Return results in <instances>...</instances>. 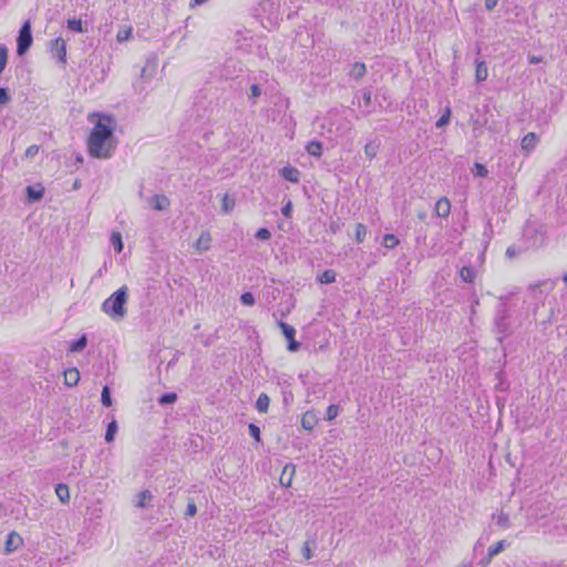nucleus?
Instances as JSON below:
<instances>
[{
    "label": "nucleus",
    "instance_id": "f257e3e1",
    "mask_svg": "<svg viewBox=\"0 0 567 567\" xmlns=\"http://www.w3.org/2000/svg\"><path fill=\"white\" fill-rule=\"evenodd\" d=\"M112 122V116H103L92 128L87 141V150L92 157L110 158L112 156L115 150Z\"/></svg>",
    "mask_w": 567,
    "mask_h": 567
},
{
    "label": "nucleus",
    "instance_id": "f03ea898",
    "mask_svg": "<svg viewBox=\"0 0 567 567\" xmlns=\"http://www.w3.org/2000/svg\"><path fill=\"white\" fill-rule=\"evenodd\" d=\"M128 300V288L122 286L114 291L104 302L102 303V311L106 313L112 320L120 322L127 313L126 303Z\"/></svg>",
    "mask_w": 567,
    "mask_h": 567
},
{
    "label": "nucleus",
    "instance_id": "7ed1b4c3",
    "mask_svg": "<svg viewBox=\"0 0 567 567\" xmlns=\"http://www.w3.org/2000/svg\"><path fill=\"white\" fill-rule=\"evenodd\" d=\"M499 300L502 301L496 309V316L494 319V326L495 330L498 334H502L503 337L511 334V323H509V316L508 310L506 307V298L501 297Z\"/></svg>",
    "mask_w": 567,
    "mask_h": 567
},
{
    "label": "nucleus",
    "instance_id": "20e7f679",
    "mask_svg": "<svg viewBox=\"0 0 567 567\" xmlns=\"http://www.w3.org/2000/svg\"><path fill=\"white\" fill-rule=\"evenodd\" d=\"M33 43L32 28L29 20L24 21L17 38V54L23 56Z\"/></svg>",
    "mask_w": 567,
    "mask_h": 567
},
{
    "label": "nucleus",
    "instance_id": "39448f33",
    "mask_svg": "<svg viewBox=\"0 0 567 567\" xmlns=\"http://www.w3.org/2000/svg\"><path fill=\"white\" fill-rule=\"evenodd\" d=\"M50 51L53 58L59 63L65 64L66 62V43L62 38H56L50 42Z\"/></svg>",
    "mask_w": 567,
    "mask_h": 567
},
{
    "label": "nucleus",
    "instance_id": "423d86ee",
    "mask_svg": "<svg viewBox=\"0 0 567 567\" xmlns=\"http://www.w3.org/2000/svg\"><path fill=\"white\" fill-rule=\"evenodd\" d=\"M150 204L153 209L158 210V212L167 210L171 206L169 199L165 195H162V194L154 195L151 198Z\"/></svg>",
    "mask_w": 567,
    "mask_h": 567
},
{
    "label": "nucleus",
    "instance_id": "0eeeda50",
    "mask_svg": "<svg viewBox=\"0 0 567 567\" xmlns=\"http://www.w3.org/2000/svg\"><path fill=\"white\" fill-rule=\"evenodd\" d=\"M25 190L30 203L39 202L44 195V187L41 184L27 186Z\"/></svg>",
    "mask_w": 567,
    "mask_h": 567
},
{
    "label": "nucleus",
    "instance_id": "6e6552de",
    "mask_svg": "<svg viewBox=\"0 0 567 567\" xmlns=\"http://www.w3.org/2000/svg\"><path fill=\"white\" fill-rule=\"evenodd\" d=\"M537 143L538 136L535 133L530 132L523 137L520 146L522 150L528 154L536 148Z\"/></svg>",
    "mask_w": 567,
    "mask_h": 567
},
{
    "label": "nucleus",
    "instance_id": "1a4fd4ad",
    "mask_svg": "<svg viewBox=\"0 0 567 567\" xmlns=\"http://www.w3.org/2000/svg\"><path fill=\"white\" fill-rule=\"evenodd\" d=\"M532 236L533 238V246L538 248V247H542L544 246L545 244V234L538 229V228H535V227H528L526 229V236Z\"/></svg>",
    "mask_w": 567,
    "mask_h": 567
},
{
    "label": "nucleus",
    "instance_id": "9d476101",
    "mask_svg": "<svg viewBox=\"0 0 567 567\" xmlns=\"http://www.w3.org/2000/svg\"><path fill=\"white\" fill-rule=\"evenodd\" d=\"M318 423V417L313 411H307L301 417V426L303 430L310 432Z\"/></svg>",
    "mask_w": 567,
    "mask_h": 567
},
{
    "label": "nucleus",
    "instance_id": "9b49d317",
    "mask_svg": "<svg viewBox=\"0 0 567 567\" xmlns=\"http://www.w3.org/2000/svg\"><path fill=\"white\" fill-rule=\"evenodd\" d=\"M280 175L286 179V181H289L291 183H299V179H300V172L298 168L293 167V166H285L281 171H280Z\"/></svg>",
    "mask_w": 567,
    "mask_h": 567
},
{
    "label": "nucleus",
    "instance_id": "f8f14e48",
    "mask_svg": "<svg viewBox=\"0 0 567 567\" xmlns=\"http://www.w3.org/2000/svg\"><path fill=\"white\" fill-rule=\"evenodd\" d=\"M348 74L354 81H360L367 74V66L363 62H355L351 65Z\"/></svg>",
    "mask_w": 567,
    "mask_h": 567
},
{
    "label": "nucleus",
    "instance_id": "ddd939ff",
    "mask_svg": "<svg viewBox=\"0 0 567 567\" xmlns=\"http://www.w3.org/2000/svg\"><path fill=\"white\" fill-rule=\"evenodd\" d=\"M295 472H296V467L293 464H287L284 467L282 473L280 475V483L282 486L289 487L291 485Z\"/></svg>",
    "mask_w": 567,
    "mask_h": 567
},
{
    "label": "nucleus",
    "instance_id": "4468645a",
    "mask_svg": "<svg viewBox=\"0 0 567 567\" xmlns=\"http://www.w3.org/2000/svg\"><path fill=\"white\" fill-rule=\"evenodd\" d=\"M22 543V539L21 537L12 532L8 535L7 537V540H6V544H4V548H6V553H12Z\"/></svg>",
    "mask_w": 567,
    "mask_h": 567
},
{
    "label": "nucleus",
    "instance_id": "2eb2a0df",
    "mask_svg": "<svg viewBox=\"0 0 567 567\" xmlns=\"http://www.w3.org/2000/svg\"><path fill=\"white\" fill-rule=\"evenodd\" d=\"M451 212L450 200L445 197L440 198L435 204V213L439 217H447Z\"/></svg>",
    "mask_w": 567,
    "mask_h": 567
},
{
    "label": "nucleus",
    "instance_id": "dca6fc26",
    "mask_svg": "<svg viewBox=\"0 0 567 567\" xmlns=\"http://www.w3.org/2000/svg\"><path fill=\"white\" fill-rule=\"evenodd\" d=\"M138 499L135 504L138 508H147L151 506V502L153 499V495L150 489H143L138 495Z\"/></svg>",
    "mask_w": 567,
    "mask_h": 567
},
{
    "label": "nucleus",
    "instance_id": "f3484780",
    "mask_svg": "<svg viewBox=\"0 0 567 567\" xmlns=\"http://www.w3.org/2000/svg\"><path fill=\"white\" fill-rule=\"evenodd\" d=\"M381 143L378 140L370 141L364 146V154L369 159H373L379 151H380Z\"/></svg>",
    "mask_w": 567,
    "mask_h": 567
},
{
    "label": "nucleus",
    "instance_id": "a211bd4d",
    "mask_svg": "<svg viewBox=\"0 0 567 567\" xmlns=\"http://www.w3.org/2000/svg\"><path fill=\"white\" fill-rule=\"evenodd\" d=\"M460 277L463 282L472 284L476 277V270L471 266H463L460 269Z\"/></svg>",
    "mask_w": 567,
    "mask_h": 567
},
{
    "label": "nucleus",
    "instance_id": "6ab92c4d",
    "mask_svg": "<svg viewBox=\"0 0 567 567\" xmlns=\"http://www.w3.org/2000/svg\"><path fill=\"white\" fill-rule=\"evenodd\" d=\"M55 494L61 503L66 504L70 501V489L66 484L59 483L55 486Z\"/></svg>",
    "mask_w": 567,
    "mask_h": 567
},
{
    "label": "nucleus",
    "instance_id": "aec40b11",
    "mask_svg": "<svg viewBox=\"0 0 567 567\" xmlns=\"http://www.w3.org/2000/svg\"><path fill=\"white\" fill-rule=\"evenodd\" d=\"M79 380H80V373H79L78 369L73 368V369H69L68 371L64 372V381L68 386L76 385Z\"/></svg>",
    "mask_w": 567,
    "mask_h": 567
},
{
    "label": "nucleus",
    "instance_id": "412c9836",
    "mask_svg": "<svg viewBox=\"0 0 567 567\" xmlns=\"http://www.w3.org/2000/svg\"><path fill=\"white\" fill-rule=\"evenodd\" d=\"M87 346V337L86 334H82L76 340L72 341L69 348L70 352L78 353L81 352Z\"/></svg>",
    "mask_w": 567,
    "mask_h": 567
},
{
    "label": "nucleus",
    "instance_id": "4be33fe9",
    "mask_svg": "<svg viewBox=\"0 0 567 567\" xmlns=\"http://www.w3.org/2000/svg\"><path fill=\"white\" fill-rule=\"evenodd\" d=\"M270 404V398L266 393H260L256 401V409L260 413H267Z\"/></svg>",
    "mask_w": 567,
    "mask_h": 567
},
{
    "label": "nucleus",
    "instance_id": "5701e85b",
    "mask_svg": "<svg viewBox=\"0 0 567 567\" xmlns=\"http://www.w3.org/2000/svg\"><path fill=\"white\" fill-rule=\"evenodd\" d=\"M488 76V69L484 61L476 63V70H475V80L476 82H483Z\"/></svg>",
    "mask_w": 567,
    "mask_h": 567
},
{
    "label": "nucleus",
    "instance_id": "b1692460",
    "mask_svg": "<svg viewBox=\"0 0 567 567\" xmlns=\"http://www.w3.org/2000/svg\"><path fill=\"white\" fill-rule=\"evenodd\" d=\"M306 151L311 156L320 157L322 155V143L318 141H311L307 144Z\"/></svg>",
    "mask_w": 567,
    "mask_h": 567
},
{
    "label": "nucleus",
    "instance_id": "393cba45",
    "mask_svg": "<svg viewBox=\"0 0 567 567\" xmlns=\"http://www.w3.org/2000/svg\"><path fill=\"white\" fill-rule=\"evenodd\" d=\"M210 239L212 238H210L209 233H205V231L202 233V235L199 236V238L197 239V241L195 244L196 249L199 251L208 250Z\"/></svg>",
    "mask_w": 567,
    "mask_h": 567
},
{
    "label": "nucleus",
    "instance_id": "a878e982",
    "mask_svg": "<svg viewBox=\"0 0 567 567\" xmlns=\"http://www.w3.org/2000/svg\"><path fill=\"white\" fill-rule=\"evenodd\" d=\"M336 278L337 272L332 269H327L318 277V281L322 285H329L334 282Z\"/></svg>",
    "mask_w": 567,
    "mask_h": 567
},
{
    "label": "nucleus",
    "instance_id": "bb28decb",
    "mask_svg": "<svg viewBox=\"0 0 567 567\" xmlns=\"http://www.w3.org/2000/svg\"><path fill=\"white\" fill-rule=\"evenodd\" d=\"M508 546H509V543H507L504 539L495 543L487 550L489 553V557H495L496 555L501 554Z\"/></svg>",
    "mask_w": 567,
    "mask_h": 567
},
{
    "label": "nucleus",
    "instance_id": "cd10ccee",
    "mask_svg": "<svg viewBox=\"0 0 567 567\" xmlns=\"http://www.w3.org/2000/svg\"><path fill=\"white\" fill-rule=\"evenodd\" d=\"M278 326L280 327L282 334L287 340L295 338L296 329L292 326L284 321H278Z\"/></svg>",
    "mask_w": 567,
    "mask_h": 567
},
{
    "label": "nucleus",
    "instance_id": "c85d7f7f",
    "mask_svg": "<svg viewBox=\"0 0 567 567\" xmlns=\"http://www.w3.org/2000/svg\"><path fill=\"white\" fill-rule=\"evenodd\" d=\"M110 240L116 252H121L123 250L124 245L120 233L113 231Z\"/></svg>",
    "mask_w": 567,
    "mask_h": 567
},
{
    "label": "nucleus",
    "instance_id": "c756f323",
    "mask_svg": "<svg viewBox=\"0 0 567 567\" xmlns=\"http://www.w3.org/2000/svg\"><path fill=\"white\" fill-rule=\"evenodd\" d=\"M177 401V394L174 393V392H166L164 394H162L157 402L161 404V405H168V404H173Z\"/></svg>",
    "mask_w": 567,
    "mask_h": 567
},
{
    "label": "nucleus",
    "instance_id": "7c9ffc66",
    "mask_svg": "<svg viewBox=\"0 0 567 567\" xmlns=\"http://www.w3.org/2000/svg\"><path fill=\"white\" fill-rule=\"evenodd\" d=\"M101 402L104 406L110 408L113 404L111 390L109 385H104L101 393Z\"/></svg>",
    "mask_w": 567,
    "mask_h": 567
},
{
    "label": "nucleus",
    "instance_id": "2f4dec72",
    "mask_svg": "<svg viewBox=\"0 0 567 567\" xmlns=\"http://www.w3.org/2000/svg\"><path fill=\"white\" fill-rule=\"evenodd\" d=\"M68 29L73 31V32H78V33H83L84 32L81 19H75V18L74 19H69L68 20Z\"/></svg>",
    "mask_w": 567,
    "mask_h": 567
},
{
    "label": "nucleus",
    "instance_id": "473e14b6",
    "mask_svg": "<svg viewBox=\"0 0 567 567\" xmlns=\"http://www.w3.org/2000/svg\"><path fill=\"white\" fill-rule=\"evenodd\" d=\"M383 245L385 248L392 249L399 245V239L393 234H386L383 236Z\"/></svg>",
    "mask_w": 567,
    "mask_h": 567
},
{
    "label": "nucleus",
    "instance_id": "72a5a7b5",
    "mask_svg": "<svg viewBox=\"0 0 567 567\" xmlns=\"http://www.w3.org/2000/svg\"><path fill=\"white\" fill-rule=\"evenodd\" d=\"M368 234V229L363 224L355 225V240L358 243H363Z\"/></svg>",
    "mask_w": 567,
    "mask_h": 567
},
{
    "label": "nucleus",
    "instance_id": "f704fd0d",
    "mask_svg": "<svg viewBox=\"0 0 567 567\" xmlns=\"http://www.w3.org/2000/svg\"><path fill=\"white\" fill-rule=\"evenodd\" d=\"M451 109L450 107H446L444 113L441 115V117L437 120L435 126L437 128H443L444 126H446L449 123H450V118H451Z\"/></svg>",
    "mask_w": 567,
    "mask_h": 567
},
{
    "label": "nucleus",
    "instance_id": "c9c22d12",
    "mask_svg": "<svg viewBox=\"0 0 567 567\" xmlns=\"http://www.w3.org/2000/svg\"><path fill=\"white\" fill-rule=\"evenodd\" d=\"M116 432H117V423H116V421H112L107 425L106 433H105V441L107 443L112 442L114 440Z\"/></svg>",
    "mask_w": 567,
    "mask_h": 567
},
{
    "label": "nucleus",
    "instance_id": "e433bc0d",
    "mask_svg": "<svg viewBox=\"0 0 567 567\" xmlns=\"http://www.w3.org/2000/svg\"><path fill=\"white\" fill-rule=\"evenodd\" d=\"M235 206V199L230 198L228 194L223 197L221 209L224 213H229Z\"/></svg>",
    "mask_w": 567,
    "mask_h": 567
},
{
    "label": "nucleus",
    "instance_id": "4c0bfd02",
    "mask_svg": "<svg viewBox=\"0 0 567 567\" xmlns=\"http://www.w3.org/2000/svg\"><path fill=\"white\" fill-rule=\"evenodd\" d=\"M8 61V49L4 44L0 45V75L2 74Z\"/></svg>",
    "mask_w": 567,
    "mask_h": 567
},
{
    "label": "nucleus",
    "instance_id": "58836bf2",
    "mask_svg": "<svg viewBox=\"0 0 567 567\" xmlns=\"http://www.w3.org/2000/svg\"><path fill=\"white\" fill-rule=\"evenodd\" d=\"M339 405L337 404H330L328 408H327V411H326V419L328 421H333L338 414H339Z\"/></svg>",
    "mask_w": 567,
    "mask_h": 567
},
{
    "label": "nucleus",
    "instance_id": "ea45409f",
    "mask_svg": "<svg viewBox=\"0 0 567 567\" xmlns=\"http://www.w3.org/2000/svg\"><path fill=\"white\" fill-rule=\"evenodd\" d=\"M240 302L245 306H254L256 300H255V296L254 293L251 292H244L241 296H240Z\"/></svg>",
    "mask_w": 567,
    "mask_h": 567
},
{
    "label": "nucleus",
    "instance_id": "a19ab883",
    "mask_svg": "<svg viewBox=\"0 0 567 567\" xmlns=\"http://www.w3.org/2000/svg\"><path fill=\"white\" fill-rule=\"evenodd\" d=\"M497 525L502 528H509L511 527V520L507 514L501 513L497 517Z\"/></svg>",
    "mask_w": 567,
    "mask_h": 567
},
{
    "label": "nucleus",
    "instance_id": "79ce46f5",
    "mask_svg": "<svg viewBox=\"0 0 567 567\" xmlns=\"http://www.w3.org/2000/svg\"><path fill=\"white\" fill-rule=\"evenodd\" d=\"M249 434L259 443L261 442L260 429L255 423H250L248 426Z\"/></svg>",
    "mask_w": 567,
    "mask_h": 567
},
{
    "label": "nucleus",
    "instance_id": "37998d69",
    "mask_svg": "<svg viewBox=\"0 0 567 567\" xmlns=\"http://www.w3.org/2000/svg\"><path fill=\"white\" fill-rule=\"evenodd\" d=\"M255 236L257 239L266 241L270 239L271 233L268 228H259Z\"/></svg>",
    "mask_w": 567,
    "mask_h": 567
},
{
    "label": "nucleus",
    "instance_id": "c03bdc74",
    "mask_svg": "<svg viewBox=\"0 0 567 567\" xmlns=\"http://www.w3.org/2000/svg\"><path fill=\"white\" fill-rule=\"evenodd\" d=\"M132 35V29L128 28V29H124V30H120L117 32V35H116V39L118 42H124L126 40H128Z\"/></svg>",
    "mask_w": 567,
    "mask_h": 567
},
{
    "label": "nucleus",
    "instance_id": "a18cd8bd",
    "mask_svg": "<svg viewBox=\"0 0 567 567\" xmlns=\"http://www.w3.org/2000/svg\"><path fill=\"white\" fill-rule=\"evenodd\" d=\"M261 95V87L258 84H252L250 86V96L249 100H252V104H256L255 99Z\"/></svg>",
    "mask_w": 567,
    "mask_h": 567
},
{
    "label": "nucleus",
    "instance_id": "49530a36",
    "mask_svg": "<svg viewBox=\"0 0 567 567\" xmlns=\"http://www.w3.org/2000/svg\"><path fill=\"white\" fill-rule=\"evenodd\" d=\"M10 94L7 87H0V105H4L10 101Z\"/></svg>",
    "mask_w": 567,
    "mask_h": 567
},
{
    "label": "nucleus",
    "instance_id": "de8ad7c7",
    "mask_svg": "<svg viewBox=\"0 0 567 567\" xmlns=\"http://www.w3.org/2000/svg\"><path fill=\"white\" fill-rule=\"evenodd\" d=\"M475 169H476V175L480 177H486L488 174V169L483 164L475 163Z\"/></svg>",
    "mask_w": 567,
    "mask_h": 567
},
{
    "label": "nucleus",
    "instance_id": "09e8293b",
    "mask_svg": "<svg viewBox=\"0 0 567 567\" xmlns=\"http://www.w3.org/2000/svg\"><path fill=\"white\" fill-rule=\"evenodd\" d=\"M302 555H303L305 559H307V560H309L312 557V551H311V547H310V542L309 540L303 543Z\"/></svg>",
    "mask_w": 567,
    "mask_h": 567
},
{
    "label": "nucleus",
    "instance_id": "8fccbe9b",
    "mask_svg": "<svg viewBox=\"0 0 567 567\" xmlns=\"http://www.w3.org/2000/svg\"><path fill=\"white\" fill-rule=\"evenodd\" d=\"M301 343L296 341L295 338L288 340L287 349L290 352H296L300 349Z\"/></svg>",
    "mask_w": 567,
    "mask_h": 567
},
{
    "label": "nucleus",
    "instance_id": "3c124183",
    "mask_svg": "<svg viewBox=\"0 0 567 567\" xmlns=\"http://www.w3.org/2000/svg\"><path fill=\"white\" fill-rule=\"evenodd\" d=\"M282 402L286 406L293 402V394L291 391H282Z\"/></svg>",
    "mask_w": 567,
    "mask_h": 567
},
{
    "label": "nucleus",
    "instance_id": "603ef678",
    "mask_svg": "<svg viewBox=\"0 0 567 567\" xmlns=\"http://www.w3.org/2000/svg\"><path fill=\"white\" fill-rule=\"evenodd\" d=\"M520 252H522L520 250H518L515 246L512 245V246L507 247L505 255L507 258L512 259V258L518 256Z\"/></svg>",
    "mask_w": 567,
    "mask_h": 567
},
{
    "label": "nucleus",
    "instance_id": "864d4df0",
    "mask_svg": "<svg viewBox=\"0 0 567 567\" xmlns=\"http://www.w3.org/2000/svg\"><path fill=\"white\" fill-rule=\"evenodd\" d=\"M371 97H372L371 91L368 90V89H364L362 91V99H363L365 107H370V105H371Z\"/></svg>",
    "mask_w": 567,
    "mask_h": 567
},
{
    "label": "nucleus",
    "instance_id": "5fc2aeb1",
    "mask_svg": "<svg viewBox=\"0 0 567 567\" xmlns=\"http://www.w3.org/2000/svg\"><path fill=\"white\" fill-rule=\"evenodd\" d=\"M281 213L286 218H290L292 214V203L289 200L286 205L282 206Z\"/></svg>",
    "mask_w": 567,
    "mask_h": 567
},
{
    "label": "nucleus",
    "instance_id": "6e6d98bb",
    "mask_svg": "<svg viewBox=\"0 0 567 567\" xmlns=\"http://www.w3.org/2000/svg\"><path fill=\"white\" fill-rule=\"evenodd\" d=\"M197 513V506L194 502H189L187 504V508H186V512H185V515L186 516H195Z\"/></svg>",
    "mask_w": 567,
    "mask_h": 567
},
{
    "label": "nucleus",
    "instance_id": "4d7b16f0",
    "mask_svg": "<svg viewBox=\"0 0 567 567\" xmlns=\"http://www.w3.org/2000/svg\"><path fill=\"white\" fill-rule=\"evenodd\" d=\"M38 152H39V147L37 145H31L27 148L25 156L33 157L34 155L38 154Z\"/></svg>",
    "mask_w": 567,
    "mask_h": 567
},
{
    "label": "nucleus",
    "instance_id": "13d9d810",
    "mask_svg": "<svg viewBox=\"0 0 567 567\" xmlns=\"http://www.w3.org/2000/svg\"><path fill=\"white\" fill-rule=\"evenodd\" d=\"M493 558L494 557H489V553L487 551V555L484 558H482L478 564L481 567H487Z\"/></svg>",
    "mask_w": 567,
    "mask_h": 567
},
{
    "label": "nucleus",
    "instance_id": "bf43d9fd",
    "mask_svg": "<svg viewBox=\"0 0 567 567\" xmlns=\"http://www.w3.org/2000/svg\"><path fill=\"white\" fill-rule=\"evenodd\" d=\"M498 3V0H485V8L488 11H492Z\"/></svg>",
    "mask_w": 567,
    "mask_h": 567
},
{
    "label": "nucleus",
    "instance_id": "052dcab7",
    "mask_svg": "<svg viewBox=\"0 0 567 567\" xmlns=\"http://www.w3.org/2000/svg\"><path fill=\"white\" fill-rule=\"evenodd\" d=\"M538 567H561V563H542Z\"/></svg>",
    "mask_w": 567,
    "mask_h": 567
},
{
    "label": "nucleus",
    "instance_id": "680f3d73",
    "mask_svg": "<svg viewBox=\"0 0 567 567\" xmlns=\"http://www.w3.org/2000/svg\"><path fill=\"white\" fill-rule=\"evenodd\" d=\"M542 61V58L540 56H530L529 59V63L530 64H537Z\"/></svg>",
    "mask_w": 567,
    "mask_h": 567
},
{
    "label": "nucleus",
    "instance_id": "e2e57ef3",
    "mask_svg": "<svg viewBox=\"0 0 567 567\" xmlns=\"http://www.w3.org/2000/svg\"><path fill=\"white\" fill-rule=\"evenodd\" d=\"M482 546H483V543H482V539L480 538V539L476 542V544H475V546H474V549L476 550L478 547H482Z\"/></svg>",
    "mask_w": 567,
    "mask_h": 567
},
{
    "label": "nucleus",
    "instance_id": "0e129e2a",
    "mask_svg": "<svg viewBox=\"0 0 567 567\" xmlns=\"http://www.w3.org/2000/svg\"><path fill=\"white\" fill-rule=\"evenodd\" d=\"M497 405H498V409H503L504 408V402H501L499 400H497Z\"/></svg>",
    "mask_w": 567,
    "mask_h": 567
},
{
    "label": "nucleus",
    "instance_id": "69168bd1",
    "mask_svg": "<svg viewBox=\"0 0 567 567\" xmlns=\"http://www.w3.org/2000/svg\"><path fill=\"white\" fill-rule=\"evenodd\" d=\"M146 75V68L142 69L141 76L144 78Z\"/></svg>",
    "mask_w": 567,
    "mask_h": 567
},
{
    "label": "nucleus",
    "instance_id": "338daca9",
    "mask_svg": "<svg viewBox=\"0 0 567 567\" xmlns=\"http://www.w3.org/2000/svg\"><path fill=\"white\" fill-rule=\"evenodd\" d=\"M563 281L567 284V272L563 276Z\"/></svg>",
    "mask_w": 567,
    "mask_h": 567
},
{
    "label": "nucleus",
    "instance_id": "774afa93",
    "mask_svg": "<svg viewBox=\"0 0 567 567\" xmlns=\"http://www.w3.org/2000/svg\"><path fill=\"white\" fill-rule=\"evenodd\" d=\"M79 187V182L76 181L73 185V188L76 189Z\"/></svg>",
    "mask_w": 567,
    "mask_h": 567
}]
</instances>
